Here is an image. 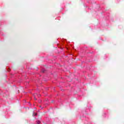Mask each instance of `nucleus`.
<instances>
[{"label":"nucleus","mask_w":124,"mask_h":124,"mask_svg":"<svg viewBox=\"0 0 124 124\" xmlns=\"http://www.w3.org/2000/svg\"><path fill=\"white\" fill-rule=\"evenodd\" d=\"M34 96H37L38 97H39V96H40V94H37L36 93H35L34 94Z\"/></svg>","instance_id":"nucleus-1"},{"label":"nucleus","mask_w":124,"mask_h":124,"mask_svg":"<svg viewBox=\"0 0 124 124\" xmlns=\"http://www.w3.org/2000/svg\"><path fill=\"white\" fill-rule=\"evenodd\" d=\"M34 98L35 100H37V99H36V96H34Z\"/></svg>","instance_id":"nucleus-2"},{"label":"nucleus","mask_w":124,"mask_h":124,"mask_svg":"<svg viewBox=\"0 0 124 124\" xmlns=\"http://www.w3.org/2000/svg\"><path fill=\"white\" fill-rule=\"evenodd\" d=\"M37 124H41L40 121H38V122H37Z\"/></svg>","instance_id":"nucleus-3"},{"label":"nucleus","mask_w":124,"mask_h":124,"mask_svg":"<svg viewBox=\"0 0 124 124\" xmlns=\"http://www.w3.org/2000/svg\"><path fill=\"white\" fill-rule=\"evenodd\" d=\"M37 115V113H35L34 114V116H36Z\"/></svg>","instance_id":"nucleus-4"}]
</instances>
